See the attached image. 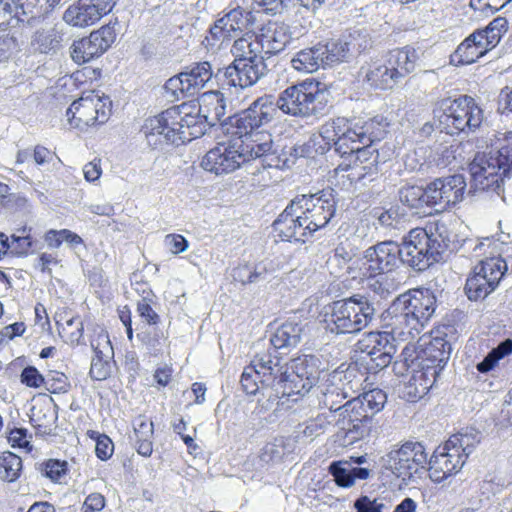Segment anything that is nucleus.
<instances>
[{
    "mask_svg": "<svg viewBox=\"0 0 512 512\" xmlns=\"http://www.w3.org/2000/svg\"><path fill=\"white\" fill-rule=\"evenodd\" d=\"M213 125L200 104L193 101L172 106L145 121L144 132L154 145H180L204 135Z\"/></svg>",
    "mask_w": 512,
    "mask_h": 512,
    "instance_id": "obj_1",
    "label": "nucleus"
},
{
    "mask_svg": "<svg viewBox=\"0 0 512 512\" xmlns=\"http://www.w3.org/2000/svg\"><path fill=\"white\" fill-rule=\"evenodd\" d=\"M436 310V297L430 289H413L399 295L387 310L386 328L400 341H413Z\"/></svg>",
    "mask_w": 512,
    "mask_h": 512,
    "instance_id": "obj_2",
    "label": "nucleus"
},
{
    "mask_svg": "<svg viewBox=\"0 0 512 512\" xmlns=\"http://www.w3.org/2000/svg\"><path fill=\"white\" fill-rule=\"evenodd\" d=\"M388 125L387 119L382 115L351 120L336 118L321 126L320 136L328 150L334 148L338 155L346 157L351 154L353 143L367 144L373 139H383Z\"/></svg>",
    "mask_w": 512,
    "mask_h": 512,
    "instance_id": "obj_3",
    "label": "nucleus"
},
{
    "mask_svg": "<svg viewBox=\"0 0 512 512\" xmlns=\"http://www.w3.org/2000/svg\"><path fill=\"white\" fill-rule=\"evenodd\" d=\"M418 60L419 55L413 47L393 49L383 58L362 65L358 71V78L371 89L392 90L414 72Z\"/></svg>",
    "mask_w": 512,
    "mask_h": 512,
    "instance_id": "obj_4",
    "label": "nucleus"
},
{
    "mask_svg": "<svg viewBox=\"0 0 512 512\" xmlns=\"http://www.w3.org/2000/svg\"><path fill=\"white\" fill-rule=\"evenodd\" d=\"M489 152L477 154L469 164L471 188L503 192V180L512 172V135L498 140Z\"/></svg>",
    "mask_w": 512,
    "mask_h": 512,
    "instance_id": "obj_5",
    "label": "nucleus"
},
{
    "mask_svg": "<svg viewBox=\"0 0 512 512\" xmlns=\"http://www.w3.org/2000/svg\"><path fill=\"white\" fill-rule=\"evenodd\" d=\"M452 352V345L447 334L437 330L427 344L424 355L426 364L421 370L414 371L407 382L400 388V397L408 402H416L427 394L434 385L436 377L447 364Z\"/></svg>",
    "mask_w": 512,
    "mask_h": 512,
    "instance_id": "obj_6",
    "label": "nucleus"
},
{
    "mask_svg": "<svg viewBox=\"0 0 512 512\" xmlns=\"http://www.w3.org/2000/svg\"><path fill=\"white\" fill-rule=\"evenodd\" d=\"M479 442L480 434L474 429L452 435L427 461L430 479L440 483L458 473Z\"/></svg>",
    "mask_w": 512,
    "mask_h": 512,
    "instance_id": "obj_7",
    "label": "nucleus"
},
{
    "mask_svg": "<svg viewBox=\"0 0 512 512\" xmlns=\"http://www.w3.org/2000/svg\"><path fill=\"white\" fill-rule=\"evenodd\" d=\"M448 243L441 234L414 228L403 236L399 244L400 263L414 271H425L442 260Z\"/></svg>",
    "mask_w": 512,
    "mask_h": 512,
    "instance_id": "obj_8",
    "label": "nucleus"
},
{
    "mask_svg": "<svg viewBox=\"0 0 512 512\" xmlns=\"http://www.w3.org/2000/svg\"><path fill=\"white\" fill-rule=\"evenodd\" d=\"M278 377L281 379L283 397L304 396L320 382L325 372L321 359L316 355H301L290 361L281 363L276 357Z\"/></svg>",
    "mask_w": 512,
    "mask_h": 512,
    "instance_id": "obj_9",
    "label": "nucleus"
},
{
    "mask_svg": "<svg viewBox=\"0 0 512 512\" xmlns=\"http://www.w3.org/2000/svg\"><path fill=\"white\" fill-rule=\"evenodd\" d=\"M325 315L326 328L335 334H354L366 328L375 316V308L366 296L354 295L334 301Z\"/></svg>",
    "mask_w": 512,
    "mask_h": 512,
    "instance_id": "obj_10",
    "label": "nucleus"
},
{
    "mask_svg": "<svg viewBox=\"0 0 512 512\" xmlns=\"http://www.w3.org/2000/svg\"><path fill=\"white\" fill-rule=\"evenodd\" d=\"M279 371L275 357L258 354L244 368L240 379L241 387L248 395L261 393L268 401L278 400L282 398Z\"/></svg>",
    "mask_w": 512,
    "mask_h": 512,
    "instance_id": "obj_11",
    "label": "nucleus"
},
{
    "mask_svg": "<svg viewBox=\"0 0 512 512\" xmlns=\"http://www.w3.org/2000/svg\"><path fill=\"white\" fill-rule=\"evenodd\" d=\"M278 111L295 117L323 115L327 105L326 94L319 83L304 81L283 90L275 99Z\"/></svg>",
    "mask_w": 512,
    "mask_h": 512,
    "instance_id": "obj_12",
    "label": "nucleus"
},
{
    "mask_svg": "<svg viewBox=\"0 0 512 512\" xmlns=\"http://www.w3.org/2000/svg\"><path fill=\"white\" fill-rule=\"evenodd\" d=\"M444 110L439 116L441 132L454 136L475 132L483 122V111L471 96H460L442 103Z\"/></svg>",
    "mask_w": 512,
    "mask_h": 512,
    "instance_id": "obj_13",
    "label": "nucleus"
},
{
    "mask_svg": "<svg viewBox=\"0 0 512 512\" xmlns=\"http://www.w3.org/2000/svg\"><path fill=\"white\" fill-rule=\"evenodd\" d=\"M278 116L275 98L265 94L254 100L248 108L230 116L225 124L228 134H246L257 129H265Z\"/></svg>",
    "mask_w": 512,
    "mask_h": 512,
    "instance_id": "obj_14",
    "label": "nucleus"
},
{
    "mask_svg": "<svg viewBox=\"0 0 512 512\" xmlns=\"http://www.w3.org/2000/svg\"><path fill=\"white\" fill-rule=\"evenodd\" d=\"M507 270V263L501 256L481 260L466 280L464 290L468 299L484 300L496 290Z\"/></svg>",
    "mask_w": 512,
    "mask_h": 512,
    "instance_id": "obj_15",
    "label": "nucleus"
},
{
    "mask_svg": "<svg viewBox=\"0 0 512 512\" xmlns=\"http://www.w3.org/2000/svg\"><path fill=\"white\" fill-rule=\"evenodd\" d=\"M299 202L298 211L308 232L313 235L325 228L336 213V201L333 190H322L315 194L299 195L293 199Z\"/></svg>",
    "mask_w": 512,
    "mask_h": 512,
    "instance_id": "obj_16",
    "label": "nucleus"
},
{
    "mask_svg": "<svg viewBox=\"0 0 512 512\" xmlns=\"http://www.w3.org/2000/svg\"><path fill=\"white\" fill-rule=\"evenodd\" d=\"M388 329L366 333L356 344L357 350L366 354L370 372L376 373L386 368L397 352L396 340H399V336L391 328Z\"/></svg>",
    "mask_w": 512,
    "mask_h": 512,
    "instance_id": "obj_17",
    "label": "nucleus"
},
{
    "mask_svg": "<svg viewBox=\"0 0 512 512\" xmlns=\"http://www.w3.org/2000/svg\"><path fill=\"white\" fill-rule=\"evenodd\" d=\"M382 466L396 477L410 479L427 464V453L420 442H405L381 458Z\"/></svg>",
    "mask_w": 512,
    "mask_h": 512,
    "instance_id": "obj_18",
    "label": "nucleus"
},
{
    "mask_svg": "<svg viewBox=\"0 0 512 512\" xmlns=\"http://www.w3.org/2000/svg\"><path fill=\"white\" fill-rule=\"evenodd\" d=\"M467 183L462 174L436 178L426 187V205L436 213L444 212L461 202Z\"/></svg>",
    "mask_w": 512,
    "mask_h": 512,
    "instance_id": "obj_19",
    "label": "nucleus"
},
{
    "mask_svg": "<svg viewBox=\"0 0 512 512\" xmlns=\"http://www.w3.org/2000/svg\"><path fill=\"white\" fill-rule=\"evenodd\" d=\"M381 139H373L369 143H353L351 154L346 156L353 158L349 164H339L336 172L349 170L348 178L357 182L368 179L372 181L380 170V159L378 149L374 147L375 143Z\"/></svg>",
    "mask_w": 512,
    "mask_h": 512,
    "instance_id": "obj_20",
    "label": "nucleus"
},
{
    "mask_svg": "<svg viewBox=\"0 0 512 512\" xmlns=\"http://www.w3.org/2000/svg\"><path fill=\"white\" fill-rule=\"evenodd\" d=\"M111 112L109 97L89 95L74 101L66 111L69 123L79 129L105 123Z\"/></svg>",
    "mask_w": 512,
    "mask_h": 512,
    "instance_id": "obj_21",
    "label": "nucleus"
},
{
    "mask_svg": "<svg viewBox=\"0 0 512 512\" xmlns=\"http://www.w3.org/2000/svg\"><path fill=\"white\" fill-rule=\"evenodd\" d=\"M338 419L336 421L339 429L345 432L349 443L368 436L374 426L371 414L363 406V402L355 397L346 401L338 408Z\"/></svg>",
    "mask_w": 512,
    "mask_h": 512,
    "instance_id": "obj_22",
    "label": "nucleus"
},
{
    "mask_svg": "<svg viewBox=\"0 0 512 512\" xmlns=\"http://www.w3.org/2000/svg\"><path fill=\"white\" fill-rule=\"evenodd\" d=\"M248 161L241 141H237L234 137L209 150L202 159L201 166L206 171L220 175L233 172Z\"/></svg>",
    "mask_w": 512,
    "mask_h": 512,
    "instance_id": "obj_23",
    "label": "nucleus"
},
{
    "mask_svg": "<svg viewBox=\"0 0 512 512\" xmlns=\"http://www.w3.org/2000/svg\"><path fill=\"white\" fill-rule=\"evenodd\" d=\"M399 243L386 240L370 246L364 251V276L375 278L399 267Z\"/></svg>",
    "mask_w": 512,
    "mask_h": 512,
    "instance_id": "obj_24",
    "label": "nucleus"
},
{
    "mask_svg": "<svg viewBox=\"0 0 512 512\" xmlns=\"http://www.w3.org/2000/svg\"><path fill=\"white\" fill-rule=\"evenodd\" d=\"M269 72L267 64H252L232 61L229 65L219 68L215 78L223 87L246 89L254 86Z\"/></svg>",
    "mask_w": 512,
    "mask_h": 512,
    "instance_id": "obj_25",
    "label": "nucleus"
},
{
    "mask_svg": "<svg viewBox=\"0 0 512 512\" xmlns=\"http://www.w3.org/2000/svg\"><path fill=\"white\" fill-rule=\"evenodd\" d=\"M116 32L110 25L93 31L88 37L76 40L70 47V54L77 64H84L101 56L115 41Z\"/></svg>",
    "mask_w": 512,
    "mask_h": 512,
    "instance_id": "obj_26",
    "label": "nucleus"
},
{
    "mask_svg": "<svg viewBox=\"0 0 512 512\" xmlns=\"http://www.w3.org/2000/svg\"><path fill=\"white\" fill-rule=\"evenodd\" d=\"M322 53L324 68L336 63L347 61L350 57L360 54L368 46V41L359 33L349 34L341 39L318 43Z\"/></svg>",
    "mask_w": 512,
    "mask_h": 512,
    "instance_id": "obj_27",
    "label": "nucleus"
},
{
    "mask_svg": "<svg viewBox=\"0 0 512 512\" xmlns=\"http://www.w3.org/2000/svg\"><path fill=\"white\" fill-rule=\"evenodd\" d=\"M115 4V0H78L66 9L63 20L77 27L93 25L111 12Z\"/></svg>",
    "mask_w": 512,
    "mask_h": 512,
    "instance_id": "obj_28",
    "label": "nucleus"
},
{
    "mask_svg": "<svg viewBox=\"0 0 512 512\" xmlns=\"http://www.w3.org/2000/svg\"><path fill=\"white\" fill-rule=\"evenodd\" d=\"M343 382V372L334 370L331 373L324 374L320 382L315 387L316 396L319 405L332 412H337L342 402L348 398Z\"/></svg>",
    "mask_w": 512,
    "mask_h": 512,
    "instance_id": "obj_29",
    "label": "nucleus"
},
{
    "mask_svg": "<svg viewBox=\"0 0 512 512\" xmlns=\"http://www.w3.org/2000/svg\"><path fill=\"white\" fill-rule=\"evenodd\" d=\"M298 203L292 200L273 223L274 230L284 241L305 242L307 237L312 236L301 219Z\"/></svg>",
    "mask_w": 512,
    "mask_h": 512,
    "instance_id": "obj_30",
    "label": "nucleus"
},
{
    "mask_svg": "<svg viewBox=\"0 0 512 512\" xmlns=\"http://www.w3.org/2000/svg\"><path fill=\"white\" fill-rule=\"evenodd\" d=\"M255 35L266 60L282 52L292 40L289 27L278 22H268Z\"/></svg>",
    "mask_w": 512,
    "mask_h": 512,
    "instance_id": "obj_31",
    "label": "nucleus"
},
{
    "mask_svg": "<svg viewBox=\"0 0 512 512\" xmlns=\"http://www.w3.org/2000/svg\"><path fill=\"white\" fill-rule=\"evenodd\" d=\"M489 44L482 33L477 30L459 44L451 56V62L457 65L472 64L494 48L490 47Z\"/></svg>",
    "mask_w": 512,
    "mask_h": 512,
    "instance_id": "obj_32",
    "label": "nucleus"
},
{
    "mask_svg": "<svg viewBox=\"0 0 512 512\" xmlns=\"http://www.w3.org/2000/svg\"><path fill=\"white\" fill-rule=\"evenodd\" d=\"M95 356L92 358L89 374L92 379L102 381L111 373L110 358L113 356V348L107 334H100L91 342Z\"/></svg>",
    "mask_w": 512,
    "mask_h": 512,
    "instance_id": "obj_33",
    "label": "nucleus"
},
{
    "mask_svg": "<svg viewBox=\"0 0 512 512\" xmlns=\"http://www.w3.org/2000/svg\"><path fill=\"white\" fill-rule=\"evenodd\" d=\"M308 332V323L289 320L276 329L270 338V342L275 349L295 348L307 336Z\"/></svg>",
    "mask_w": 512,
    "mask_h": 512,
    "instance_id": "obj_34",
    "label": "nucleus"
},
{
    "mask_svg": "<svg viewBox=\"0 0 512 512\" xmlns=\"http://www.w3.org/2000/svg\"><path fill=\"white\" fill-rule=\"evenodd\" d=\"M57 419V406L52 397L37 403L31 409L30 422L38 435H52Z\"/></svg>",
    "mask_w": 512,
    "mask_h": 512,
    "instance_id": "obj_35",
    "label": "nucleus"
},
{
    "mask_svg": "<svg viewBox=\"0 0 512 512\" xmlns=\"http://www.w3.org/2000/svg\"><path fill=\"white\" fill-rule=\"evenodd\" d=\"M230 53L234 58L233 61L266 64V57L262 54L255 34L245 33L243 36L234 39Z\"/></svg>",
    "mask_w": 512,
    "mask_h": 512,
    "instance_id": "obj_36",
    "label": "nucleus"
},
{
    "mask_svg": "<svg viewBox=\"0 0 512 512\" xmlns=\"http://www.w3.org/2000/svg\"><path fill=\"white\" fill-rule=\"evenodd\" d=\"M328 471L334 477L337 486L350 488L355 484L356 480L368 479L372 469L370 465L355 467L349 461H333L330 463Z\"/></svg>",
    "mask_w": 512,
    "mask_h": 512,
    "instance_id": "obj_37",
    "label": "nucleus"
},
{
    "mask_svg": "<svg viewBox=\"0 0 512 512\" xmlns=\"http://www.w3.org/2000/svg\"><path fill=\"white\" fill-rule=\"evenodd\" d=\"M231 136L235 137L237 141H241L249 161L273 148L272 135L266 129H257L246 134H231Z\"/></svg>",
    "mask_w": 512,
    "mask_h": 512,
    "instance_id": "obj_38",
    "label": "nucleus"
},
{
    "mask_svg": "<svg viewBox=\"0 0 512 512\" xmlns=\"http://www.w3.org/2000/svg\"><path fill=\"white\" fill-rule=\"evenodd\" d=\"M186 83V94L194 96L199 93L213 77L211 64L207 61L198 62L182 72Z\"/></svg>",
    "mask_w": 512,
    "mask_h": 512,
    "instance_id": "obj_39",
    "label": "nucleus"
},
{
    "mask_svg": "<svg viewBox=\"0 0 512 512\" xmlns=\"http://www.w3.org/2000/svg\"><path fill=\"white\" fill-rule=\"evenodd\" d=\"M222 19L236 37L243 32L249 34L254 30L257 23L256 13L240 6L229 10L222 16Z\"/></svg>",
    "mask_w": 512,
    "mask_h": 512,
    "instance_id": "obj_40",
    "label": "nucleus"
},
{
    "mask_svg": "<svg viewBox=\"0 0 512 512\" xmlns=\"http://www.w3.org/2000/svg\"><path fill=\"white\" fill-rule=\"evenodd\" d=\"M64 41V34L56 28L38 30L32 37L31 46L34 51L42 54H56Z\"/></svg>",
    "mask_w": 512,
    "mask_h": 512,
    "instance_id": "obj_41",
    "label": "nucleus"
},
{
    "mask_svg": "<svg viewBox=\"0 0 512 512\" xmlns=\"http://www.w3.org/2000/svg\"><path fill=\"white\" fill-rule=\"evenodd\" d=\"M358 254V248L349 239L340 241L328 257L326 264L332 274H338L346 268L348 263Z\"/></svg>",
    "mask_w": 512,
    "mask_h": 512,
    "instance_id": "obj_42",
    "label": "nucleus"
},
{
    "mask_svg": "<svg viewBox=\"0 0 512 512\" xmlns=\"http://www.w3.org/2000/svg\"><path fill=\"white\" fill-rule=\"evenodd\" d=\"M16 2L21 15L27 19L24 22L32 25L56 7L60 0H16Z\"/></svg>",
    "mask_w": 512,
    "mask_h": 512,
    "instance_id": "obj_43",
    "label": "nucleus"
},
{
    "mask_svg": "<svg viewBox=\"0 0 512 512\" xmlns=\"http://www.w3.org/2000/svg\"><path fill=\"white\" fill-rule=\"evenodd\" d=\"M322 53L318 44L299 51L291 60L292 67L298 71L312 73L324 68Z\"/></svg>",
    "mask_w": 512,
    "mask_h": 512,
    "instance_id": "obj_44",
    "label": "nucleus"
},
{
    "mask_svg": "<svg viewBox=\"0 0 512 512\" xmlns=\"http://www.w3.org/2000/svg\"><path fill=\"white\" fill-rule=\"evenodd\" d=\"M233 39H236V35L221 17L209 28L208 35L205 36L202 43L207 49L214 50L228 45Z\"/></svg>",
    "mask_w": 512,
    "mask_h": 512,
    "instance_id": "obj_45",
    "label": "nucleus"
},
{
    "mask_svg": "<svg viewBox=\"0 0 512 512\" xmlns=\"http://www.w3.org/2000/svg\"><path fill=\"white\" fill-rule=\"evenodd\" d=\"M399 200L412 209H423L426 205V187L406 184L399 189Z\"/></svg>",
    "mask_w": 512,
    "mask_h": 512,
    "instance_id": "obj_46",
    "label": "nucleus"
},
{
    "mask_svg": "<svg viewBox=\"0 0 512 512\" xmlns=\"http://www.w3.org/2000/svg\"><path fill=\"white\" fill-rule=\"evenodd\" d=\"M22 470V460L16 454L6 451L0 455V478L7 482L16 481Z\"/></svg>",
    "mask_w": 512,
    "mask_h": 512,
    "instance_id": "obj_47",
    "label": "nucleus"
},
{
    "mask_svg": "<svg viewBox=\"0 0 512 512\" xmlns=\"http://www.w3.org/2000/svg\"><path fill=\"white\" fill-rule=\"evenodd\" d=\"M27 21L17 6L16 0H0V27H16Z\"/></svg>",
    "mask_w": 512,
    "mask_h": 512,
    "instance_id": "obj_48",
    "label": "nucleus"
},
{
    "mask_svg": "<svg viewBox=\"0 0 512 512\" xmlns=\"http://www.w3.org/2000/svg\"><path fill=\"white\" fill-rule=\"evenodd\" d=\"M357 397L363 402V406L366 408L367 412L371 414L372 418L383 410L387 402L386 392L379 388L366 391Z\"/></svg>",
    "mask_w": 512,
    "mask_h": 512,
    "instance_id": "obj_49",
    "label": "nucleus"
},
{
    "mask_svg": "<svg viewBox=\"0 0 512 512\" xmlns=\"http://www.w3.org/2000/svg\"><path fill=\"white\" fill-rule=\"evenodd\" d=\"M508 30V22L503 17H497L483 29L478 30L482 36L490 43V47H496L504 33Z\"/></svg>",
    "mask_w": 512,
    "mask_h": 512,
    "instance_id": "obj_50",
    "label": "nucleus"
},
{
    "mask_svg": "<svg viewBox=\"0 0 512 512\" xmlns=\"http://www.w3.org/2000/svg\"><path fill=\"white\" fill-rule=\"evenodd\" d=\"M37 470L53 482H58L67 472V462L58 459H49L40 463Z\"/></svg>",
    "mask_w": 512,
    "mask_h": 512,
    "instance_id": "obj_51",
    "label": "nucleus"
},
{
    "mask_svg": "<svg viewBox=\"0 0 512 512\" xmlns=\"http://www.w3.org/2000/svg\"><path fill=\"white\" fill-rule=\"evenodd\" d=\"M137 339L145 346L149 354L157 355L163 346V334L155 329H147L137 334Z\"/></svg>",
    "mask_w": 512,
    "mask_h": 512,
    "instance_id": "obj_52",
    "label": "nucleus"
},
{
    "mask_svg": "<svg viewBox=\"0 0 512 512\" xmlns=\"http://www.w3.org/2000/svg\"><path fill=\"white\" fill-rule=\"evenodd\" d=\"M285 454L284 442L282 439H276L263 446L259 455V461L262 465L280 461Z\"/></svg>",
    "mask_w": 512,
    "mask_h": 512,
    "instance_id": "obj_53",
    "label": "nucleus"
},
{
    "mask_svg": "<svg viewBox=\"0 0 512 512\" xmlns=\"http://www.w3.org/2000/svg\"><path fill=\"white\" fill-rule=\"evenodd\" d=\"M68 377L58 371H49L45 376L44 388L50 393H65L69 389Z\"/></svg>",
    "mask_w": 512,
    "mask_h": 512,
    "instance_id": "obj_54",
    "label": "nucleus"
},
{
    "mask_svg": "<svg viewBox=\"0 0 512 512\" xmlns=\"http://www.w3.org/2000/svg\"><path fill=\"white\" fill-rule=\"evenodd\" d=\"M7 438L14 448H20L26 452H31L33 449V445L31 444L32 436L28 434L25 428L14 427L8 432Z\"/></svg>",
    "mask_w": 512,
    "mask_h": 512,
    "instance_id": "obj_55",
    "label": "nucleus"
},
{
    "mask_svg": "<svg viewBox=\"0 0 512 512\" xmlns=\"http://www.w3.org/2000/svg\"><path fill=\"white\" fill-rule=\"evenodd\" d=\"M292 0H252L259 10L267 15L276 16L288 9Z\"/></svg>",
    "mask_w": 512,
    "mask_h": 512,
    "instance_id": "obj_56",
    "label": "nucleus"
},
{
    "mask_svg": "<svg viewBox=\"0 0 512 512\" xmlns=\"http://www.w3.org/2000/svg\"><path fill=\"white\" fill-rule=\"evenodd\" d=\"M329 422L324 415H318L314 419H310L303 424L302 433L305 437L314 439L323 434Z\"/></svg>",
    "mask_w": 512,
    "mask_h": 512,
    "instance_id": "obj_57",
    "label": "nucleus"
},
{
    "mask_svg": "<svg viewBox=\"0 0 512 512\" xmlns=\"http://www.w3.org/2000/svg\"><path fill=\"white\" fill-rule=\"evenodd\" d=\"M512 0H470V7L488 16L504 8Z\"/></svg>",
    "mask_w": 512,
    "mask_h": 512,
    "instance_id": "obj_58",
    "label": "nucleus"
},
{
    "mask_svg": "<svg viewBox=\"0 0 512 512\" xmlns=\"http://www.w3.org/2000/svg\"><path fill=\"white\" fill-rule=\"evenodd\" d=\"M134 436L132 440L153 438L154 426L153 422L145 417L139 416L133 422Z\"/></svg>",
    "mask_w": 512,
    "mask_h": 512,
    "instance_id": "obj_59",
    "label": "nucleus"
},
{
    "mask_svg": "<svg viewBox=\"0 0 512 512\" xmlns=\"http://www.w3.org/2000/svg\"><path fill=\"white\" fill-rule=\"evenodd\" d=\"M184 81L182 72L169 78L164 85L166 93L170 94L171 97L176 100L180 97L188 96L186 94V83H184Z\"/></svg>",
    "mask_w": 512,
    "mask_h": 512,
    "instance_id": "obj_60",
    "label": "nucleus"
},
{
    "mask_svg": "<svg viewBox=\"0 0 512 512\" xmlns=\"http://www.w3.org/2000/svg\"><path fill=\"white\" fill-rule=\"evenodd\" d=\"M21 382L31 388L44 386L45 376H43L36 367H25L20 375Z\"/></svg>",
    "mask_w": 512,
    "mask_h": 512,
    "instance_id": "obj_61",
    "label": "nucleus"
},
{
    "mask_svg": "<svg viewBox=\"0 0 512 512\" xmlns=\"http://www.w3.org/2000/svg\"><path fill=\"white\" fill-rule=\"evenodd\" d=\"M137 312L139 316L150 326H155L160 321L159 315L155 312L146 298H143L138 302Z\"/></svg>",
    "mask_w": 512,
    "mask_h": 512,
    "instance_id": "obj_62",
    "label": "nucleus"
},
{
    "mask_svg": "<svg viewBox=\"0 0 512 512\" xmlns=\"http://www.w3.org/2000/svg\"><path fill=\"white\" fill-rule=\"evenodd\" d=\"M114 452V444L106 435H100L96 440L95 453L100 460H108Z\"/></svg>",
    "mask_w": 512,
    "mask_h": 512,
    "instance_id": "obj_63",
    "label": "nucleus"
},
{
    "mask_svg": "<svg viewBox=\"0 0 512 512\" xmlns=\"http://www.w3.org/2000/svg\"><path fill=\"white\" fill-rule=\"evenodd\" d=\"M384 504L377 499H370L368 496H361L354 502L357 512H382Z\"/></svg>",
    "mask_w": 512,
    "mask_h": 512,
    "instance_id": "obj_64",
    "label": "nucleus"
}]
</instances>
